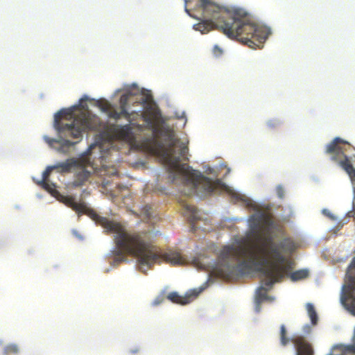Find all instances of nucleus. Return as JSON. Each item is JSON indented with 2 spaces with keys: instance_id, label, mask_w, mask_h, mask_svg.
Listing matches in <instances>:
<instances>
[{
  "instance_id": "1",
  "label": "nucleus",
  "mask_w": 355,
  "mask_h": 355,
  "mask_svg": "<svg viewBox=\"0 0 355 355\" xmlns=\"http://www.w3.org/2000/svg\"><path fill=\"white\" fill-rule=\"evenodd\" d=\"M249 223L254 241L224 246L218 256L216 272L220 277L229 279L237 272L243 275L255 270L262 273L264 285L270 288L287 274L288 266L283 264L286 259L281 250L291 253L296 245L290 238L279 243L275 242L269 234L273 223L265 213L252 215Z\"/></svg>"
},
{
  "instance_id": "2",
  "label": "nucleus",
  "mask_w": 355,
  "mask_h": 355,
  "mask_svg": "<svg viewBox=\"0 0 355 355\" xmlns=\"http://www.w3.org/2000/svg\"><path fill=\"white\" fill-rule=\"evenodd\" d=\"M60 201L78 214L89 215L107 233L114 234V241L117 249L110 252L114 263H119L125 261V254H129L137 258L139 270L145 272L144 267L149 269L155 263L165 261L172 265H182L184 262L183 257L178 252L169 250L162 253L158 247L152 244L147 239L146 232H128L121 223L98 216L84 202H77L73 196H62Z\"/></svg>"
},
{
  "instance_id": "3",
  "label": "nucleus",
  "mask_w": 355,
  "mask_h": 355,
  "mask_svg": "<svg viewBox=\"0 0 355 355\" xmlns=\"http://www.w3.org/2000/svg\"><path fill=\"white\" fill-rule=\"evenodd\" d=\"M204 18L194 25L201 33L217 29L230 39L252 49L259 48L270 35V29L252 21L243 9L221 7L210 0H198Z\"/></svg>"
},
{
  "instance_id": "4",
  "label": "nucleus",
  "mask_w": 355,
  "mask_h": 355,
  "mask_svg": "<svg viewBox=\"0 0 355 355\" xmlns=\"http://www.w3.org/2000/svg\"><path fill=\"white\" fill-rule=\"evenodd\" d=\"M157 116L156 113L151 116H144V120L148 123L153 131L151 141L154 150L159 153L164 162L168 166L169 172L175 179V173H178L184 178L185 183L192 186L193 189L202 187L207 193L214 192L220 185V181L211 180L198 171L193 170L186 164H180L181 158L187 160L189 148L187 144L180 142L175 137L173 130H160L156 125Z\"/></svg>"
},
{
  "instance_id": "5",
  "label": "nucleus",
  "mask_w": 355,
  "mask_h": 355,
  "mask_svg": "<svg viewBox=\"0 0 355 355\" xmlns=\"http://www.w3.org/2000/svg\"><path fill=\"white\" fill-rule=\"evenodd\" d=\"M98 125L99 119L89 112L74 116L72 110L62 109L54 116L53 125L60 137L82 138L84 132L96 130Z\"/></svg>"
},
{
  "instance_id": "6",
  "label": "nucleus",
  "mask_w": 355,
  "mask_h": 355,
  "mask_svg": "<svg viewBox=\"0 0 355 355\" xmlns=\"http://www.w3.org/2000/svg\"><path fill=\"white\" fill-rule=\"evenodd\" d=\"M326 153L331 155V160L338 162L352 182H355V168L350 161V158L355 157V148L353 146L336 137L327 146Z\"/></svg>"
},
{
  "instance_id": "7",
  "label": "nucleus",
  "mask_w": 355,
  "mask_h": 355,
  "mask_svg": "<svg viewBox=\"0 0 355 355\" xmlns=\"http://www.w3.org/2000/svg\"><path fill=\"white\" fill-rule=\"evenodd\" d=\"M291 341L295 346L296 355H314L312 345L302 336H294Z\"/></svg>"
},
{
  "instance_id": "8",
  "label": "nucleus",
  "mask_w": 355,
  "mask_h": 355,
  "mask_svg": "<svg viewBox=\"0 0 355 355\" xmlns=\"http://www.w3.org/2000/svg\"><path fill=\"white\" fill-rule=\"evenodd\" d=\"M202 290V289L191 290L184 296H181L176 292H172L168 295L167 298L174 303L184 305L191 302L194 299H196L201 293Z\"/></svg>"
},
{
  "instance_id": "9",
  "label": "nucleus",
  "mask_w": 355,
  "mask_h": 355,
  "mask_svg": "<svg viewBox=\"0 0 355 355\" xmlns=\"http://www.w3.org/2000/svg\"><path fill=\"white\" fill-rule=\"evenodd\" d=\"M110 132L115 138L119 140L129 141L133 138L132 128L130 124L114 125L110 128Z\"/></svg>"
},
{
  "instance_id": "10",
  "label": "nucleus",
  "mask_w": 355,
  "mask_h": 355,
  "mask_svg": "<svg viewBox=\"0 0 355 355\" xmlns=\"http://www.w3.org/2000/svg\"><path fill=\"white\" fill-rule=\"evenodd\" d=\"M182 205L183 208V214L188 218L189 221L190 222L192 230H195V223L197 220L201 219L198 216V211L196 207L185 202H183Z\"/></svg>"
},
{
  "instance_id": "11",
  "label": "nucleus",
  "mask_w": 355,
  "mask_h": 355,
  "mask_svg": "<svg viewBox=\"0 0 355 355\" xmlns=\"http://www.w3.org/2000/svg\"><path fill=\"white\" fill-rule=\"evenodd\" d=\"M44 139L50 146H53V144H58L60 147L58 150L62 153H68L69 148L77 144V142L71 141L68 139H51L47 136H44Z\"/></svg>"
},
{
  "instance_id": "12",
  "label": "nucleus",
  "mask_w": 355,
  "mask_h": 355,
  "mask_svg": "<svg viewBox=\"0 0 355 355\" xmlns=\"http://www.w3.org/2000/svg\"><path fill=\"white\" fill-rule=\"evenodd\" d=\"M80 165V162L76 158H69L62 162L53 165L55 170L60 173H69L72 169H76Z\"/></svg>"
},
{
  "instance_id": "13",
  "label": "nucleus",
  "mask_w": 355,
  "mask_h": 355,
  "mask_svg": "<svg viewBox=\"0 0 355 355\" xmlns=\"http://www.w3.org/2000/svg\"><path fill=\"white\" fill-rule=\"evenodd\" d=\"M108 116L110 118L118 120L122 116L125 117L126 120H128L130 123H131L133 120H135V117L133 116L134 114H136L137 116H147L146 114H144L141 111H139L138 112H129L128 110H125V113L123 112V110H121L120 112H117L115 110L111 109L110 111L108 112Z\"/></svg>"
},
{
  "instance_id": "14",
  "label": "nucleus",
  "mask_w": 355,
  "mask_h": 355,
  "mask_svg": "<svg viewBox=\"0 0 355 355\" xmlns=\"http://www.w3.org/2000/svg\"><path fill=\"white\" fill-rule=\"evenodd\" d=\"M76 168L79 169V171L76 173L75 179L73 182V185L75 187H80L88 180L91 175V173L83 167L81 163L80 165Z\"/></svg>"
},
{
  "instance_id": "15",
  "label": "nucleus",
  "mask_w": 355,
  "mask_h": 355,
  "mask_svg": "<svg viewBox=\"0 0 355 355\" xmlns=\"http://www.w3.org/2000/svg\"><path fill=\"white\" fill-rule=\"evenodd\" d=\"M153 207L149 205H146L141 208L139 216L146 223H153Z\"/></svg>"
},
{
  "instance_id": "16",
  "label": "nucleus",
  "mask_w": 355,
  "mask_h": 355,
  "mask_svg": "<svg viewBox=\"0 0 355 355\" xmlns=\"http://www.w3.org/2000/svg\"><path fill=\"white\" fill-rule=\"evenodd\" d=\"M267 291L268 290L264 287H259L256 292L255 300L259 301V302H263L267 300L272 301L273 298L268 295Z\"/></svg>"
},
{
  "instance_id": "17",
  "label": "nucleus",
  "mask_w": 355,
  "mask_h": 355,
  "mask_svg": "<svg viewBox=\"0 0 355 355\" xmlns=\"http://www.w3.org/2000/svg\"><path fill=\"white\" fill-rule=\"evenodd\" d=\"M135 94H133L132 92H128L121 96L119 99V105L120 110H123V113H125V110H127V105L128 104L130 97H132Z\"/></svg>"
},
{
  "instance_id": "18",
  "label": "nucleus",
  "mask_w": 355,
  "mask_h": 355,
  "mask_svg": "<svg viewBox=\"0 0 355 355\" xmlns=\"http://www.w3.org/2000/svg\"><path fill=\"white\" fill-rule=\"evenodd\" d=\"M38 184L53 196H55L58 193L55 189V184L54 183H50L49 180H41L38 182Z\"/></svg>"
},
{
  "instance_id": "19",
  "label": "nucleus",
  "mask_w": 355,
  "mask_h": 355,
  "mask_svg": "<svg viewBox=\"0 0 355 355\" xmlns=\"http://www.w3.org/2000/svg\"><path fill=\"white\" fill-rule=\"evenodd\" d=\"M309 276V271L307 270H299L291 274V279L293 281L301 280L306 278Z\"/></svg>"
},
{
  "instance_id": "20",
  "label": "nucleus",
  "mask_w": 355,
  "mask_h": 355,
  "mask_svg": "<svg viewBox=\"0 0 355 355\" xmlns=\"http://www.w3.org/2000/svg\"><path fill=\"white\" fill-rule=\"evenodd\" d=\"M306 311L311 319V323L315 325L318 322V315L315 308L312 304L308 303L306 304Z\"/></svg>"
},
{
  "instance_id": "21",
  "label": "nucleus",
  "mask_w": 355,
  "mask_h": 355,
  "mask_svg": "<svg viewBox=\"0 0 355 355\" xmlns=\"http://www.w3.org/2000/svg\"><path fill=\"white\" fill-rule=\"evenodd\" d=\"M98 107L103 112L107 114L112 109L111 104L106 100H101L97 102Z\"/></svg>"
},
{
  "instance_id": "22",
  "label": "nucleus",
  "mask_w": 355,
  "mask_h": 355,
  "mask_svg": "<svg viewBox=\"0 0 355 355\" xmlns=\"http://www.w3.org/2000/svg\"><path fill=\"white\" fill-rule=\"evenodd\" d=\"M19 352V347L16 344H10L5 347L3 349L4 355L16 354Z\"/></svg>"
},
{
  "instance_id": "23",
  "label": "nucleus",
  "mask_w": 355,
  "mask_h": 355,
  "mask_svg": "<svg viewBox=\"0 0 355 355\" xmlns=\"http://www.w3.org/2000/svg\"><path fill=\"white\" fill-rule=\"evenodd\" d=\"M290 340L291 339L286 337V330L285 326L282 324L280 327V342L282 345L286 346Z\"/></svg>"
},
{
  "instance_id": "24",
  "label": "nucleus",
  "mask_w": 355,
  "mask_h": 355,
  "mask_svg": "<svg viewBox=\"0 0 355 355\" xmlns=\"http://www.w3.org/2000/svg\"><path fill=\"white\" fill-rule=\"evenodd\" d=\"M349 268L352 270H354L353 272V276L351 277V284H350V288L352 292L355 291V257L353 258L350 265Z\"/></svg>"
},
{
  "instance_id": "25",
  "label": "nucleus",
  "mask_w": 355,
  "mask_h": 355,
  "mask_svg": "<svg viewBox=\"0 0 355 355\" xmlns=\"http://www.w3.org/2000/svg\"><path fill=\"white\" fill-rule=\"evenodd\" d=\"M53 170H55V167L53 166V165L47 166L46 170L42 173V180L48 181L49 178Z\"/></svg>"
},
{
  "instance_id": "26",
  "label": "nucleus",
  "mask_w": 355,
  "mask_h": 355,
  "mask_svg": "<svg viewBox=\"0 0 355 355\" xmlns=\"http://www.w3.org/2000/svg\"><path fill=\"white\" fill-rule=\"evenodd\" d=\"M276 193H277V196L279 198H284V187L282 186V185H278L277 187H276Z\"/></svg>"
},
{
  "instance_id": "27",
  "label": "nucleus",
  "mask_w": 355,
  "mask_h": 355,
  "mask_svg": "<svg viewBox=\"0 0 355 355\" xmlns=\"http://www.w3.org/2000/svg\"><path fill=\"white\" fill-rule=\"evenodd\" d=\"M278 125L279 122L275 120H270L268 122V125L271 128H274L277 127Z\"/></svg>"
},
{
  "instance_id": "28",
  "label": "nucleus",
  "mask_w": 355,
  "mask_h": 355,
  "mask_svg": "<svg viewBox=\"0 0 355 355\" xmlns=\"http://www.w3.org/2000/svg\"><path fill=\"white\" fill-rule=\"evenodd\" d=\"M140 352V349L138 347H135L132 348H130L128 349V352L131 354H136Z\"/></svg>"
},
{
  "instance_id": "29",
  "label": "nucleus",
  "mask_w": 355,
  "mask_h": 355,
  "mask_svg": "<svg viewBox=\"0 0 355 355\" xmlns=\"http://www.w3.org/2000/svg\"><path fill=\"white\" fill-rule=\"evenodd\" d=\"M254 302H255V306H254L255 311L257 313H259L261 311V304L262 302H259V301H257V300H255Z\"/></svg>"
},
{
  "instance_id": "30",
  "label": "nucleus",
  "mask_w": 355,
  "mask_h": 355,
  "mask_svg": "<svg viewBox=\"0 0 355 355\" xmlns=\"http://www.w3.org/2000/svg\"><path fill=\"white\" fill-rule=\"evenodd\" d=\"M214 52L216 55H220L222 53V50L217 46H216L214 49Z\"/></svg>"
},
{
  "instance_id": "31",
  "label": "nucleus",
  "mask_w": 355,
  "mask_h": 355,
  "mask_svg": "<svg viewBox=\"0 0 355 355\" xmlns=\"http://www.w3.org/2000/svg\"><path fill=\"white\" fill-rule=\"evenodd\" d=\"M139 104H145L147 102V98L141 96V98L137 101Z\"/></svg>"
},
{
  "instance_id": "32",
  "label": "nucleus",
  "mask_w": 355,
  "mask_h": 355,
  "mask_svg": "<svg viewBox=\"0 0 355 355\" xmlns=\"http://www.w3.org/2000/svg\"><path fill=\"white\" fill-rule=\"evenodd\" d=\"M233 197L235 198L236 200H243L242 196L237 193H234Z\"/></svg>"
},
{
  "instance_id": "33",
  "label": "nucleus",
  "mask_w": 355,
  "mask_h": 355,
  "mask_svg": "<svg viewBox=\"0 0 355 355\" xmlns=\"http://www.w3.org/2000/svg\"><path fill=\"white\" fill-rule=\"evenodd\" d=\"M162 302V300H159L158 298L156 299L154 302V304L157 305L160 304Z\"/></svg>"
},
{
  "instance_id": "34",
  "label": "nucleus",
  "mask_w": 355,
  "mask_h": 355,
  "mask_svg": "<svg viewBox=\"0 0 355 355\" xmlns=\"http://www.w3.org/2000/svg\"><path fill=\"white\" fill-rule=\"evenodd\" d=\"M117 173V171L116 169H113V171L112 172V175H116Z\"/></svg>"
}]
</instances>
